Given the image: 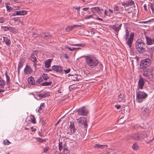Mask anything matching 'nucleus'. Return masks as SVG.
Masks as SVG:
<instances>
[{
    "instance_id": "nucleus-56",
    "label": "nucleus",
    "mask_w": 154,
    "mask_h": 154,
    "mask_svg": "<svg viewBox=\"0 0 154 154\" xmlns=\"http://www.w3.org/2000/svg\"><path fill=\"white\" fill-rule=\"evenodd\" d=\"M121 106L119 105H118V104H117L115 106V107L117 109H119L120 108V107H121Z\"/></svg>"
},
{
    "instance_id": "nucleus-33",
    "label": "nucleus",
    "mask_w": 154,
    "mask_h": 154,
    "mask_svg": "<svg viewBox=\"0 0 154 154\" xmlns=\"http://www.w3.org/2000/svg\"><path fill=\"white\" fill-rule=\"evenodd\" d=\"M3 144L5 145H9L11 144V142L8 140H5L3 141Z\"/></svg>"
},
{
    "instance_id": "nucleus-6",
    "label": "nucleus",
    "mask_w": 154,
    "mask_h": 154,
    "mask_svg": "<svg viewBox=\"0 0 154 154\" xmlns=\"http://www.w3.org/2000/svg\"><path fill=\"white\" fill-rule=\"evenodd\" d=\"M143 75L145 78L149 80L152 79L153 76L152 71L149 69L144 71Z\"/></svg>"
},
{
    "instance_id": "nucleus-19",
    "label": "nucleus",
    "mask_w": 154,
    "mask_h": 154,
    "mask_svg": "<svg viewBox=\"0 0 154 154\" xmlns=\"http://www.w3.org/2000/svg\"><path fill=\"white\" fill-rule=\"evenodd\" d=\"M28 82L29 84L34 85L35 84V82L34 78L31 76L28 79Z\"/></svg>"
},
{
    "instance_id": "nucleus-14",
    "label": "nucleus",
    "mask_w": 154,
    "mask_h": 154,
    "mask_svg": "<svg viewBox=\"0 0 154 154\" xmlns=\"http://www.w3.org/2000/svg\"><path fill=\"white\" fill-rule=\"evenodd\" d=\"M26 14V11L24 10L17 11H15L13 14L14 16L24 15Z\"/></svg>"
},
{
    "instance_id": "nucleus-17",
    "label": "nucleus",
    "mask_w": 154,
    "mask_h": 154,
    "mask_svg": "<svg viewBox=\"0 0 154 154\" xmlns=\"http://www.w3.org/2000/svg\"><path fill=\"white\" fill-rule=\"evenodd\" d=\"M122 25V24H120L118 26H117L115 25H113L112 26V28L115 30L116 32L118 33L119 30L121 29Z\"/></svg>"
},
{
    "instance_id": "nucleus-20",
    "label": "nucleus",
    "mask_w": 154,
    "mask_h": 154,
    "mask_svg": "<svg viewBox=\"0 0 154 154\" xmlns=\"http://www.w3.org/2000/svg\"><path fill=\"white\" fill-rule=\"evenodd\" d=\"M48 95V92H45V93L42 94L41 93L39 94H38L37 95V96L38 97L39 99L44 98L47 97Z\"/></svg>"
},
{
    "instance_id": "nucleus-9",
    "label": "nucleus",
    "mask_w": 154,
    "mask_h": 154,
    "mask_svg": "<svg viewBox=\"0 0 154 154\" xmlns=\"http://www.w3.org/2000/svg\"><path fill=\"white\" fill-rule=\"evenodd\" d=\"M141 112L142 114L146 116L149 114L150 111L147 106L145 105L141 108Z\"/></svg>"
},
{
    "instance_id": "nucleus-42",
    "label": "nucleus",
    "mask_w": 154,
    "mask_h": 154,
    "mask_svg": "<svg viewBox=\"0 0 154 154\" xmlns=\"http://www.w3.org/2000/svg\"><path fill=\"white\" fill-rule=\"evenodd\" d=\"M76 76V75H72V76L71 77V79L73 81H77L78 79L77 78Z\"/></svg>"
},
{
    "instance_id": "nucleus-16",
    "label": "nucleus",
    "mask_w": 154,
    "mask_h": 154,
    "mask_svg": "<svg viewBox=\"0 0 154 154\" xmlns=\"http://www.w3.org/2000/svg\"><path fill=\"white\" fill-rule=\"evenodd\" d=\"M32 71L30 67L27 65L24 69V72L25 74H28Z\"/></svg>"
},
{
    "instance_id": "nucleus-62",
    "label": "nucleus",
    "mask_w": 154,
    "mask_h": 154,
    "mask_svg": "<svg viewBox=\"0 0 154 154\" xmlns=\"http://www.w3.org/2000/svg\"><path fill=\"white\" fill-rule=\"evenodd\" d=\"M95 19L97 20H100L101 21H103V19L101 18H100L99 17H95Z\"/></svg>"
},
{
    "instance_id": "nucleus-45",
    "label": "nucleus",
    "mask_w": 154,
    "mask_h": 154,
    "mask_svg": "<svg viewBox=\"0 0 154 154\" xmlns=\"http://www.w3.org/2000/svg\"><path fill=\"white\" fill-rule=\"evenodd\" d=\"M57 67H58V66H53L52 67V69L54 70L57 72Z\"/></svg>"
},
{
    "instance_id": "nucleus-55",
    "label": "nucleus",
    "mask_w": 154,
    "mask_h": 154,
    "mask_svg": "<svg viewBox=\"0 0 154 154\" xmlns=\"http://www.w3.org/2000/svg\"><path fill=\"white\" fill-rule=\"evenodd\" d=\"M71 45L73 46H81L82 45L81 44H73Z\"/></svg>"
},
{
    "instance_id": "nucleus-5",
    "label": "nucleus",
    "mask_w": 154,
    "mask_h": 154,
    "mask_svg": "<svg viewBox=\"0 0 154 154\" xmlns=\"http://www.w3.org/2000/svg\"><path fill=\"white\" fill-rule=\"evenodd\" d=\"M151 61V60L149 58L142 60L140 64V68L144 69L146 68L150 64Z\"/></svg>"
},
{
    "instance_id": "nucleus-64",
    "label": "nucleus",
    "mask_w": 154,
    "mask_h": 154,
    "mask_svg": "<svg viewBox=\"0 0 154 154\" xmlns=\"http://www.w3.org/2000/svg\"><path fill=\"white\" fill-rule=\"evenodd\" d=\"M109 11L112 14H113V11L112 10H111L110 9H109Z\"/></svg>"
},
{
    "instance_id": "nucleus-7",
    "label": "nucleus",
    "mask_w": 154,
    "mask_h": 154,
    "mask_svg": "<svg viewBox=\"0 0 154 154\" xmlns=\"http://www.w3.org/2000/svg\"><path fill=\"white\" fill-rule=\"evenodd\" d=\"M78 121V123L79 124H81L85 128L88 126L86 118L83 117L77 119Z\"/></svg>"
},
{
    "instance_id": "nucleus-43",
    "label": "nucleus",
    "mask_w": 154,
    "mask_h": 154,
    "mask_svg": "<svg viewBox=\"0 0 154 154\" xmlns=\"http://www.w3.org/2000/svg\"><path fill=\"white\" fill-rule=\"evenodd\" d=\"M42 86H48V82H44L41 83L40 85Z\"/></svg>"
},
{
    "instance_id": "nucleus-58",
    "label": "nucleus",
    "mask_w": 154,
    "mask_h": 154,
    "mask_svg": "<svg viewBox=\"0 0 154 154\" xmlns=\"http://www.w3.org/2000/svg\"><path fill=\"white\" fill-rule=\"evenodd\" d=\"M62 145H61L60 143L59 144V149L60 150V151H61V150L62 149Z\"/></svg>"
},
{
    "instance_id": "nucleus-50",
    "label": "nucleus",
    "mask_w": 154,
    "mask_h": 154,
    "mask_svg": "<svg viewBox=\"0 0 154 154\" xmlns=\"http://www.w3.org/2000/svg\"><path fill=\"white\" fill-rule=\"evenodd\" d=\"M43 108L42 107H41L40 106L39 107L38 109V111L39 113H41L43 111Z\"/></svg>"
},
{
    "instance_id": "nucleus-13",
    "label": "nucleus",
    "mask_w": 154,
    "mask_h": 154,
    "mask_svg": "<svg viewBox=\"0 0 154 154\" xmlns=\"http://www.w3.org/2000/svg\"><path fill=\"white\" fill-rule=\"evenodd\" d=\"M3 38L5 45L8 47L9 46L11 43L9 37L3 36Z\"/></svg>"
},
{
    "instance_id": "nucleus-21",
    "label": "nucleus",
    "mask_w": 154,
    "mask_h": 154,
    "mask_svg": "<svg viewBox=\"0 0 154 154\" xmlns=\"http://www.w3.org/2000/svg\"><path fill=\"white\" fill-rule=\"evenodd\" d=\"M119 98L118 100L119 102L123 100L125 97V95L123 93L119 92L118 94Z\"/></svg>"
},
{
    "instance_id": "nucleus-38",
    "label": "nucleus",
    "mask_w": 154,
    "mask_h": 154,
    "mask_svg": "<svg viewBox=\"0 0 154 154\" xmlns=\"http://www.w3.org/2000/svg\"><path fill=\"white\" fill-rule=\"evenodd\" d=\"M57 72H60L63 71V68L61 66H58V67H57Z\"/></svg>"
},
{
    "instance_id": "nucleus-25",
    "label": "nucleus",
    "mask_w": 154,
    "mask_h": 154,
    "mask_svg": "<svg viewBox=\"0 0 154 154\" xmlns=\"http://www.w3.org/2000/svg\"><path fill=\"white\" fill-rule=\"evenodd\" d=\"M5 75L6 78V82L7 84V85H9L10 84V78L9 76L8 75L7 72L6 71L5 73Z\"/></svg>"
},
{
    "instance_id": "nucleus-47",
    "label": "nucleus",
    "mask_w": 154,
    "mask_h": 154,
    "mask_svg": "<svg viewBox=\"0 0 154 154\" xmlns=\"http://www.w3.org/2000/svg\"><path fill=\"white\" fill-rule=\"evenodd\" d=\"M45 67L48 68V60H47L45 61Z\"/></svg>"
},
{
    "instance_id": "nucleus-53",
    "label": "nucleus",
    "mask_w": 154,
    "mask_h": 154,
    "mask_svg": "<svg viewBox=\"0 0 154 154\" xmlns=\"http://www.w3.org/2000/svg\"><path fill=\"white\" fill-rule=\"evenodd\" d=\"M70 69L69 68L67 70H64V71L66 73H68L70 72Z\"/></svg>"
},
{
    "instance_id": "nucleus-46",
    "label": "nucleus",
    "mask_w": 154,
    "mask_h": 154,
    "mask_svg": "<svg viewBox=\"0 0 154 154\" xmlns=\"http://www.w3.org/2000/svg\"><path fill=\"white\" fill-rule=\"evenodd\" d=\"M37 140L38 141H39V142H41V143H42V142H44V141L45 140V139H44V140H43L42 138H39V137H38L37 138Z\"/></svg>"
},
{
    "instance_id": "nucleus-26",
    "label": "nucleus",
    "mask_w": 154,
    "mask_h": 154,
    "mask_svg": "<svg viewBox=\"0 0 154 154\" xmlns=\"http://www.w3.org/2000/svg\"><path fill=\"white\" fill-rule=\"evenodd\" d=\"M5 5L8 12H10L11 11V10H12V8L11 7H10L8 6V5H10L9 2H8L7 3H5Z\"/></svg>"
},
{
    "instance_id": "nucleus-3",
    "label": "nucleus",
    "mask_w": 154,
    "mask_h": 154,
    "mask_svg": "<svg viewBox=\"0 0 154 154\" xmlns=\"http://www.w3.org/2000/svg\"><path fill=\"white\" fill-rule=\"evenodd\" d=\"M147 94L144 92L139 91L137 94V100L138 102L141 103L147 97Z\"/></svg>"
},
{
    "instance_id": "nucleus-24",
    "label": "nucleus",
    "mask_w": 154,
    "mask_h": 154,
    "mask_svg": "<svg viewBox=\"0 0 154 154\" xmlns=\"http://www.w3.org/2000/svg\"><path fill=\"white\" fill-rule=\"evenodd\" d=\"M30 120L29 121L31 122L33 124H35L36 123L35 121V119L34 116L31 115L30 116Z\"/></svg>"
},
{
    "instance_id": "nucleus-39",
    "label": "nucleus",
    "mask_w": 154,
    "mask_h": 154,
    "mask_svg": "<svg viewBox=\"0 0 154 154\" xmlns=\"http://www.w3.org/2000/svg\"><path fill=\"white\" fill-rule=\"evenodd\" d=\"M125 32H126L125 36H126V37L125 38V40L126 41L127 40V37L129 36V32L128 30V29H126L125 30Z\"/></svg>"
},
{
    "instance_id": "nucleus-63",
    "label": "nucleus",
    "mask_w": 154,
    "mask_h": 154,
    "mask_svg": "<svg viewBox=\"0 0 154 154\" xmlns=\"http://www.w3.org/2000/svg\"><path fill=\"white\" fill-rule=\"evenodd\" d=\"M44 104L43 103H42L40 105V108L41 107H42L44 108Z\"/></svg>"
},
{
    "instance_id": "nucleus-10",
    "label": "nucleus",
    "mask_w": 154,
    "mask_h": 154,
    "mask_svg": "<svg viewBox=\"0 0 154 154\" xmlns=\"http://www.w3.org/2000/svg\"><path fill=\"white\" fill-rule=\"evenodd\" d=\"M134 36V33H131L130 35L129 38L126 42V44L128 45L129 48H131V44L133 42Z\"/></svg>"
},
{
    "instance_id": "nucleus-4",
    "label": "nucleus",
    "mask_w": 154,
    "mask_h": 154,
    "mask_svg": "<svg viewBox=\"0 0 154 154\" xmlns=\"http://www.w3.org/2000/svg\"><path fill=\"white\" fill-rule=\"evenodd\" d=\"M37 51H33L31 54L30 56V60L33 63V65L36 69V66L38 65V61L36 57Z\"/></svg>"
},
{
    "instance_id": "nucleus-23",
    "label": "nucleus",
    "mask_w": 154,
    "mask_h": 154,
    "mask_svg": "<svg viewBox=\"0 0 154 154\" xmlns=\"http://www.w3.org/2000/svg\"><path fill=\"white\" fill-rule=\"evenodd\" d=\"M146 39L147 41V43L148 45H152L154 44L153 42V40L149 37H146Z\"/></svg>"
},
{
    "instance_id": "nucleus-36",
    "label": "nucleus",
    "mask_w": 154,
    "mask_h": 154,
    "mask_svg": "<svg viewBox=\"0 0 154 154\" xmlns=\"http://www.w3.org/2000/svg\"><path fill=\"white\" fill-rule=\"evenodd\" d=\"M23 63L22 61V60H21L19 62L18 68H19L20 69L23 66Z\"/></svg>"
},
{
    "instance_id": "nucleus-2",
    "label": "nucleus",
    "mask_w": 154,
    "mask_h": 154,
    "mask_svg": "<svg viewBox=\"0 0 154 154\" xmlns=\"http://www.w3.org/2000/svg\"><path fill=\"white\" fill-rule=\"evenodd\" d=\"M145 44L141 39H138L136 43V49L140 53L144 52L145 51L144 47Z\"/></svg>"
},
{
    "instance_id": "nucleus-15",
    "label": "nucleus",
    "mask_w": 154,
    "mask_h": 154,
    "mask_svg": "<svg viewBox=\"0 0 154 154\" xmlns=\"http://www.w3.org/2000/svg\"><path fill=\"white\" fill-rule=\"evenodd\" d=\"M144 83L145 82L144 79L140 77L138 82V86L139 88L141 89H142Z\"/></svg>"
},
{
    "instance_id": "nucleus-59",
    "label": "nucleus",
    "mask_w": 154,
    "mask_h": 154,
    "mask_svg": "<svg viewBox=\"0 0 154 154\" xmlns=\"http://www.w3.org/2000/svg\"><path fill=\"white\" fill-rule=\"evenodd\" d=\"M31 128V129L32 131V132L35 131L36 130V129L35 128H33V127H32Z\"/></svg>"
},
{
    "instance_id": "nucleus-48",
    "label": "nucleus",
    "mask_w": 154,
    "mask_h": 154,
    "mask_svg": "<svg viewBox=\"0 0 154 154\" xmlns=\"http://www.w3.org/2000/svg\"><path fill=\"white\" fill-rule=\"evenodd\" d=\"M119 7L117 5H115V7H114V11H119Z\"/></svg>"
},
{
    "instance_id": "nucleus-54",
    "label": "nucleus",
    "mask_w": 154,
    "mask_h": 154,
    "mask_svg": "<svg viewBox=\"0 0 154 154\" xmlns=\"http://www.w3.org/2000/svg\"><path fill=\"white\" fill-rule=\"evenodd\" d=\"M75 9H76L78 11V12H79L80 9V7H74Z\"/></svg>"
},
{
    "instance_id": "nucleus-61",
    "label": "nucleus",
    "mask_w": 154,
    "mask_h": 154,
    "mask_svg": "<svg viewBox=\"0 0 154 154\" xmlns=\"http://www.w3.org/2000/svg\"><path fill=\"white\" fill-rule=\"evenodd\" d=\"M127 2H125V3H123L122 4V5L123 6L125 5L126 6H127Z\"/></svg>"
},
{
    "instance_id": "nucleus-28",
    "label": "nucleus",
    "mask_w": 154,
    "mask_h": 154,
    "mask_svg": "<svg viewBox=\"0 0 154 154\" xmlns=\"http://www.w3.org/2000/svg\"><path fill=\"white\" fill-rule=\"evenodd\" d=\"M43 80L42 77H40L36 81V83L38 85H40L41 83L43 81Z\"/></svg>"
},
{
    "instance_id": "nucleus-8",
    "label": "nucleus",
    "mask_w": 154,
    "mask_h": 154,
    "mask_svg": "<svg viewBox=\"0 0 154 154\" xmlns=\"http://www.w3.org/2000/svg\"><path fill=\"white\" fill-rule=\"evenodd\" d=\"M88 113V110L82 107L79 109L78 111V114L79 115L87 116Z\"/></svg>"
},
{
    "instance_id": "nucleus-12",
    "label": "nucleus",
    "mask_w": 154,
    "mask_h": 154,
    "mask_svg": "<svg viewBox=\"0 0 154 154\" xmlns=\"http://www.w3.org/2000/svg\"><path fill=\"white\" fill-rule=\"evenodd\" d=\"M69 128L70 129V132L71 134H74L76 129L75 127L74 122L73 121H71L70 122V125Z\"/></svg>"
},
{
    "instance_id": "nucleus-31",
    "label": "nucleus",
    "mask_w": 154,
    "mask_h": 154,
    "mask_svg": "<svg viewBox=\"0 0 154 154\" xmlns=\"http://www.w3.org/2000/svg\"><path fill=\"white\" fill-rule=\"evenodd\" d=\"M126 2L127 6H131L132 5L134 4V2L132 0Z\"/></svg>"
},
{
    "instance_id": "nucleus-49",
    "label": "nucleus",
    "mask_w": 154,
    "mask_h": 154,
    "mask_svg": "<svg viewBox=\"0 0 154 154\" xmlns=\"http://www.w3.org/2000/svg\"><path fill=\"white\" fill-rule=\"evenodd\" d=\"M5 21V19L3 17H0V23H2Z\"/></svg>"
},
{
    "instance_id": "nucleus-35",
    "label": "nucleus",
    "mask_w": 154,
    "mask_h": 154,
    "mask_svg": "<svg viewBox=\"0 0 154 154\" xmlns=\"http://www.w3.org/2000/svg\"><path fill=\"white\" fill-rule=\"evenodd\" d=\"M42 78L43 79L46 81L48 79V75L44 73L43 75H42Z\"/></svg>"
},
{
    "instance_id": "nucleus-37",
    "label": "nucleus",
    "mask_w": 154,
    "mask_h": 154,
    "mask_svg": "<svg viewBox=\"0 0 154 154\" xmlns=\"http://www.w3.org/2000/svg\"><path fill=\"white\" fill-rule=\"evenodd\" d=\"M91 8L93 9L94 10L96 11L97 13H99L100 11V8L98 7L92 8Z\"/></svg>"
},
{
    "instance_id": "nucleus-1",
    "label": "nucleus",
    "mask_w": 154,
    "mask_h": 154,
    "mask_svg": "<svg viewBox=\"0 0 154 154\" xmlns=\"http://www.w3.org/2000/svg\"><path fill=\"white\" fill-rule=\"evenodd\" d=\"M85 58L86 64L89 67L93 68L99 66L100 69L102 68V65L98 63V60L94 56L90 55L85 56Z\"/></svg>"
},
{
    "instance_id": "nucleus-22",
    "label": "nucleus",
    "mask_w": 154,
    "mask_h": 154,
    "mask_svg": "<svg viewBox=\"0 0 154 154\" xmlns=\"http://www.w3.org/2000/svg\"><path fill=\"white\" fill-rule=\"evenodd\" d=\"M154 4H152L150 2H148V9L149 10L150 8L152 11V13L154 14Z\"/></svg>"
},
{
    "instance_id": "nucleus-41",
    "label": "nucleus",
    "mask_w": 154,
    "mask_h": 154,
    "mask_svg": "<svg viewBox=\"0 0 154 154\" xmlns=\"http://www.w3.org/2000/svg\"><path fill=\"white\" fill-rule=\"evenodd\" d=\"M48 150V147L46 146L44 149V152H42V154H45V153L47 152Z\"/></svg>"
},
{
    "instance_id": "nucleus-34",
    "label": "nucleus",
    "mask_w": 154,
    "mask_h": 154,
    "mask_svg": "<svg viewBox=\"0 0 154 154\" xmlns=\"http://www.w3.org/2000/svg\"><path fill=\"white\" fill-rule=\"evenodd\" d=\"M9 31L14 33H16L17 30L15 28L10 27Z\"/></svg>"
},
{
    "instance_id": "nucleus-57",
    "label": "nucleus",
    "mask_w": 154,
    "mask_h": 154,
    "mask_svg": "<svg viewBox=\"0 0 154 154\" xmlns=\"http://www.w3.org/2000/svg\"><path fill=\"white\" fill-rule=\"evenodd\" d=\"M143 7L144 8V9L145 10V11H147V5L146 4H144V5H143Z\"/></svg>"
},
{
    "instance_id": "nucleus-52",
    "label": "nucleus",
    "mask_w": 154,
    "mask_h": 154,
    "mask_svg": "<svg viewBox=\"0 0 154 154\" xmlns=\"http://www.w3.org/2000/svg\"><path fill=\"white\" fill-rule=\"evenodd\" d=\"M93 17V15H89V16H88L87 17H85V19H89L90 18H91Z\"/></svg>"
},
{
    "instance_id": "nucleus-11",
    "label": "nucleus",
    "mask_w": 154,
    "mask_h": 154,
    "mask_svg": "<svg viewBox=\"0 0 154 154\" xmlns=\"http://www.w3.org/2000/svg\"><path fill=\"white\" fill-rule=\"evenodd\" d=\"M143 134L139 133H137L131 135V137L136 140H140L141 139Z\"/></svg>"
},
{
    "instance_id": "nucleus-51",
    "label": "nucleus",
    "mask_w": 154,
    "mask_h": 154,
    "mask_svg": "<svg viewBox=\"0 0 154 154\" xmlns=\"http://www.w3.org/2000/svg\"><path fill=\"white\" fill-rule=\"evenodd\" d=\"M68 49H69V51H73L75 50L76 49V48H71L69 47H68Z\"/></svg>"
},
{
    "instance_id": "nucleus-40",
    "label": "nucleus",
    "mask_w": 154,
    "mask_h": 154,
    "mask_svg": "<svg viewBox=\"0 0 154 154\" xmlns=\"http://www.w3.org/2000/svg\"><path fill=\"white\" fill-rule=\"evenodd\" d=\"M52 82H49V86H50L51 85V84ZM56 86L55 85V84H54V85H53V84H52V87H51L50 86H49V88H50V89H53Z\"/></svg>"
},
{
    "instance_id": "nucleus-30",
    "label": "nucleus",
    "mask_w": 154,
    "mask_h": 154,
    "mask_svg": "<svg viewBox=\"0 0 154 154\" xmlns=\"http://www.w3.org/2000/svg\"><path fill=\"white\" fill-rule=\"evenodd\" d=\"M61 154H69V152L67 148L64 147L63 150L61 152Z\"/></svg>"
},
{
    "instance_id": "nucleus-18",
    "label": "nucleus",
    "mask_w": 154,
    "mask_h": 154,
    "mask_svg": "<svg viewBox=\"0 0 154 154\" xmlns=\"http://www.w3.org/2000/svg\"><path fill=\"white\" fill-rule=\"evenodd\" d=\"M80 26V25H76L72 26H68L66 28V30L68 32H69L72 30L74 28Z\"/></svg>"
},
{
    "instance_id": "nucleus-29",
    "label": "nucleus",
    "mask_w": 154,
    "mask_h": 154,
    "mask_svg": "<svg viewBox=\"0 0 154 154\" xmlns=\"http://www.w3.org/2000/svg\"><path fill=\"white\" fill-rule=\"evenodd\" d=\"M1 28L3 31H9L10 27H8L7 26H2Z\"/></svg>"
},
{
    "instance_id": "nucleus-60",
    "label": "nucleus",
    "mask_w": 154,
    "mask_h": 154,
    "mask_svg": "<svg viewBox=\"0 0 154 154\" xmlns=\"http://www.w3.org/2000/svg\"><path fill=\"white\" fill-rule=\"evenodd\" d=\"M89 9V7H86V8H83L82 9H83V10L84 11H86L87 10H88Z\"/></svg>"
},
{
    "instance_id": "nucleus-44",
    "label": "nucleus",
    "mask_w": 154,
    "mask_h": 154,
    "mask_svg": "<svg viewBox=\"0 0 154 154\" xmlns=\"http://www.w3.org/2000/svg\"><path fill=\"white\" fill-rule=\"evenodd\" d=\"M132 7H130L127 9V11L128 13H130L132 12Z\"/></svg>"
},
{
    "instance_id": "nucleus-27",
    "label": "nucleus",
    "mask_w": 154,
    "mask_h": 154,
    "mask_svg": "<svg viewBox=\"0 0 154 154\" xmlns=\"http://www.w3.org/2000/svg\"><path fill=\"white\" fill-rule=\"evenodd\" d=\"M95 147L98 148H100L101 149H103L104 148H106L107 147V145H99L98 144H95Z\"/></svg>"
},
{
    "instance_id": "nucleus-32",
    "label": "nucleus",
    "mask_w": 154,
    "mask_h": 154,
    "mask_svg": "<svg viewBox=\"0 0 154 154\" xmlns=\"http://www.w3.org/2000/svg\"><path fill=\"white\" fill-rule=\"evenodd\" d=\"M132 148L134 150H137L138 149V147L136 143H134L133 144Z\"/></svg>"
}]
</instances>
